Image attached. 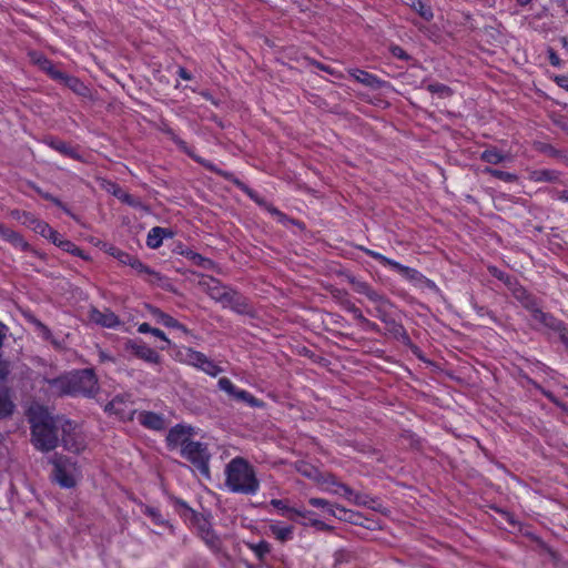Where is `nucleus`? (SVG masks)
Wrapping results in <instances>:
<instances>
[{"label":"nucleus","mask_w":568,"mask_h":568,"mask_svg":"<svg viewBox=\"0 0 568 568\" xmlns=\"http://www.w3.org/2000/svg\"><path fill=\"white\" fill-rule=\"evenodd\" d=\"M389 52L396 59L408 61L410 60V55L398 44H392L389 47Z\"/></svg>","instance_id":"nucleus-51"},{"label":"nucleus","mask_w":568,"mask_h":568,"mask_svg":"<svg viewBox=\"0 0 568 568\" xmlns=\"http://www.w3.org/2000/svg\"><path fill=\"white\" fill-rule=\"evenodd\" d=\"M345 310L351 313L354 320H356L358 323H361V321L365 317L361 308L349 301L345 304Z\"/></svg>","instance_id":"nucleus-52"},{"label":"nucleus","mask_w":568,"mask_h":568,"mask_svg":"<svg viewBox=\"0 0 568 568\" xmlns=\"http://www.w3.org/2000/svg\"><path fill=\"white\" fill-rule=\"evenodd\" d=\"M16 409L11 392L8 387H0V419L10 417Z\"/></svg>","instance_id":"nucleus-30"},{"label":"nucleus","mask_w":568,"mask_h":568,"mask_svg":"<svg viewBox=\"0 0 568 568\" xmlns=\"http://www.w3.org/2000/svg\"><path fill=\"white\" fill-rule=\"evenodd\" d=\"M135 415L139 424L146 429L161 432L166 427V420L163 414L151 410H141Z\"/></svg>","instance_id":"nucleus-20"},{"label":"nucleus","mask_w":568,"mask_h":568,"mask_svg":"<svg viewBox=\"0 0 568 568\" xmlns=\"http://www.w3.org/2000/svg\"><path fill=\"white\" fill-rule=\"evenodd\" d=\"M181 254L185 258H187L192 264L199 267H202L204 270H211L214 267V262L211 258L205 257L202 254L194 252L193 250L187 248L185 251H182Z\"/></svg>","instance_id":"nucleus-35"},{"label":"nucleus","mask_w":568,"mask_h":568,"mask_svg":"<svg viewBox=\"0 0 568 568\" xmlns=\"http://www.w3.org/2000/svg\"><path fill=\"white\" fill-rule=\"evenodd\" d=\"M217 175L235 185L240 191L246 194L254 203H256L258 206L263 207L266 212L274 216L278 223L283 225H287L288 223L298 224L294 219L288 217L284 212L280 211L272 203H268L256 191H254L246 183L236 178L234 173L221 170Z\"/></svg>","instance_id":"nucleus-5"},{"label":"nucleus","mask_w":568,"mask_h":568,"mask_svg":"<svg viewBox=\"0 0 568 568\" xmlns=\"http://www.w3.org/2000/svg\"><path fill=\"white\" fill-rule=\"evenodd\" d=\"M125 351L145 363L154 365H159L161 363V355L155 349L148 346L143 341L128 339L125 343Z\"/></svg>","instance_id":"nucleus-15"},{"label":"nucleus","mask_w":568,"mask_h":568,"mask_svg":"<svg viewBox=\"0 0 568 568\" xmlns=\"http://www.w3.org/2000/svg\"><path fill=\"white\" fill-rule=\"evenodd\" d=\"M222 306L224 308H230L240 315H254V308L248 298L232 288L226 293V297H224Z\"/></svg>","instance_id":"nucleus-16"},{"label":"nucleus","mask_w":568,"mask_h":568,"mask_svg":"<svg viewBox=\"0 0 568 568\" xmlns=\"http://www.w3.org/2000/svg\"><path fill=\"white\" fill-rule=\"evenodd\" d=\"M270 505L278 510L281 516L297 523L298 520L293 516V513H297V508L287 505L285 499H271Z\"/></svg>","instance_id":"nucleus-39"},{"label":"nucleus","mask_w":568,"mask_h":568,"mask_svg":"<svg viewBox=\"0 0 568 568\" xmlns=\"http://www.w3.org/2000/svg\"><path fill=\"white\" fill-rule=\"evenodd\" d=\"M31 62L43 71L48 77L55 81L57 78L61 77V71L58 70L54 63L47 58L42 52L32 51L29 53Z\"/></svg>","instance_id":"nucleus-23"},{"label":"nucleus","mask_w":568,"mask_h":568,"mask_svg":"<svg viewBox=\"0 0 568 568\" xmlns=\"http://www.w3.org/2000/svg\"><path fill=\"white\" fill-rule=\"evenodd\" d=\"M176 73L182 80L190 81L193 79L192 73L187 71L184 67H179Z\"/></svg>","instance_id":"nucleus-61"},{"label":"nucleus","mask_w":568,"mask_h":568,"mask_svg":"<svg viewBox=\"0 0 568 568\" xmlns=\"http://www.w3.org/2000/svg\"><path fill=\"white\" fill-rule=\"evenodd\" d=\"M132 405L131 395L119 394L105 405V412L118 416L122 420H133L138 410L132 408Z\"/></svg>","instance_id":"nucleus-11"},{"label":"nucleus","mask_w":568,"mask_h":568,"mask_svg":"<svg viewBox=\"0 0 568 568\" xmlns=\"http://www.w3.org/2000/svg\"><path fill=\"white\" fill-rule=\"evenodd\" d=\"M224 476V486L229 493L255 496L261 489L255 467L242 456H236L226 464Z\"/></svg>","instance_id":"nucleus-1"},{"label":"nucleus","mask_w":568,"mask_h":568,"mask_svg":"<svg viewBox=\"0 0 568 568\" xmlns=\"http://www.w3.org/2000/svg\"><path fill=\"white\" fill-rule=\"evenodd\" d=\"M182 458L193 465L199 473L209 478L210 477V459L211 454L209 452L207 444L196 440L186 443L185 447L180 449Z\"/></svg>","instance_id":"nucleus-7"},{"label":"nucleus","mask_w":568,"mask_h":568,"mask_svg":"<svg viewBox=\"0 0 568 568\" xmlns=\"http://www.w3.org/2000/svg\"><path fill=\"white\" fill-rule=\"evenodd\" d=\"M149 313L156 323L162 324L165 327L179 329L186 335L191 333L184 324L180 323L173 316L156 306H149Z\"/></svg>","instance_id":"nucleus-22"},{"label":"nucleus","mask_w":568,"mask_h":568,"mask_svg":"<svg viewBox=\"0 0 568 568\" xmlns=\"http://www.w3.org/2000/svg\"><path fill=\"white\" fill-rule=\"evenodd\" d=\"M487 270L493 277L503 282L509 291L513 290V287H515L519 283V281L515 276L508 274L505 271H501L499 267L495 265H489Z\"/></svg>","instance_id":"nucleus-37"},{"label":"nucleus","mask_w":568,"mask_h":568,"mask_svg":"<svg viewBox=\"0 0 568 568\" xmlns=\"http://www.w3.org/2000/svg\"><path fill=\"white\" fill-rule=\"evenodd\" d=\"M90 318L93 323L105 328H116L121 325L119 316L110 308L100 311L93 307L90 311Z\"/></svg>","instance_id":"nucleus-21"},{"label":"nucleus","mask_w":568,"mask_h":568,"mask_svg":"<svg viewBox=\"0 0 568 568\" xmlns=\"http://www.w3.org/2000/svg\"><path fill=\"white\" fill-rule=\"evenodd\" d=\"M324 484L326 485L327 491L342 496L349 501L353 500V497L355 496L354 490L349 486L338 481L337 478L333 475H329L327 478H325Z\"/></svg>","instance_id":"nucleus-27"},{"label":"nucleus","mask_w":568,"mask_h":568,"mask_svg":"<svg viewBox=\"0 0 568 568\" xmlns=\"http://www.w3.org/2000/svg\"><path fill=\"white\" fill-rule=\"evenodd\" d=\"M514 298L530 313L534 321L541 324L546 320H550V313H546L540 307L539 300L529 291H527L520 283L510 290Z\"/></svg>","instance_id":"nucleus-8"},{"label":"nucleus","mask_w":568,"mask_h":568,"mask_svg":"<svg viewBox=\"0 0 568 568\" xmlns=\"http://www.w3.org/2000/svg\"><path fill=\"white\" fill-rule=\"evenodd\" d=\"M55 81L64 84L72 92L80 97H87L89 94V88L84 84L83 81L74 75H70L61 71V77L57 78Z\"/></svg>","instance_id":"nucleus-28"},{"label":"nucleus","mask_w":568,"mask_h":568,"mask_svg":"<svg viewBox=\"0 0 568 568\" xmlns=\"http://www.w3.org/2000/svg\"><path fill=\"white\" fill-rule=\"evenodd\" d=\"M31 442L40 452L53 450L59 443L58 427L53 417L40 414L30 417Z\"/></svg>","instance_id":"nucleus-4"},{"label":"nucleus","mask_w":568,"mask_h":568,"mask_svg":"<svg viewBox=\"0 0 568 568\" xmlns=\"http://www.w3.org/2000/svg\"><path fill=\"white\" fill-rule=\"evenodd\" d=\"M534 174L538 182H555L559 179V173L555 170H538Z\"/></svg>","instance_id":"nucleus-46"},{"label":"nucleus","mask_w":568,"mask_h":568,"mask_svg":"<svg viewBox=\"0 0 568 568\" xmlns=\"http://www.w3.org/2000/svg\"><path fill=\"white\" fill-rule=\"evenodd\" d=\"M42 142L45 145H48L50 149L57 151L58 153H60L61 155H63L65 158H69V159L75 160V161L83 160L82 155L79 152L78 146H74L71 143L65 142L59 138L49 135V136H45L42 140Z\"/></svg>","instance_id":"nucleus-19"},{"label":"nucleus","mask_w":568,"mask_h":568,"mask_svg":"<svg viewBox=\"0 0 568 568\" xmlns=\"http://www.w3.org/2000/svg\"><path fill=\"white\" fill-rule=\"evenodd\" d=\"M354 247L362 251L369 257L374 258L384 267H388V268L397 272L402 277H404L406 281H408L410 283H414V284L426 283L428 285L429 284L434 285V282H432L422 272H419L418 270H416L414 267L403 265L399 262L392 260V258L383 255L382 253L371 250L364 245L355 244Z\"/></svg>","instance_id":"nucleus-6"},{"label":"nucleus","mask_w":568,"mask_h":568,"mask_svg":"<svg viewBox=\"0 0 568 568\" xmlns=\"http://www.w3.org/2000/svg\"><path fill=\"white\" fill-rule=\"evenodd\" d=\"M552 80L559 88L568 91V74L555 75Z\"/></svg>","instance_id":"nucleus-58"},{"label":"nucleus","mask_w":568,"mask_h":568,"mask_svg":"<svg viewBox=\"0 0 568 568\" xmlns=\"http://www.w3.org/2000/svg\"><path fill=\"white\" fill-rule=\"evenodd\" d=\"M151 335H153L154 337L161 339L164 343L163 345H161L159 347L161 351H166V349H169L172 346L171 339L165 335V333L162 329L153 327L152 332H151Z\"/></svg>","instance_id":"nucleus-49"},{"label":"nucleus","mask_w":568,"mask_h":568,"mask_svg":"<svg viewBox=\"0 0 568 568\" xmlns=\"http://www.w3.org/2000/svg\"><path fill=\"white\" fill-rule=\"evenodd\" d=\"M161 234H163V227H152L146 235V246L152 250L159 248L163 244V239Z\"/></svg>","instance_id":"nucleus-43"},{"label":"nucleus","mask_w":568,"mask_h":568,"mask_svg":"<svg viewBox=\"0 0 568 568\" xmlns=\"http://www.w3.org/2000/svg\"><path fill=\"white\" fill-rule=\"evenodd\" d=\"M217 385L221 390L225 392L234 399L245 403L247 406L252 408H262L265 405V403L262 399L255 397L246 389H242L235 386L233 382L227 377H221L217 382Z\"/></svg>","instance_id":"nucleus-10"},{"label":"nucleus","mask_w":568,"mask_h":568,"mask_svg":"<svg viewBox=\"0 0 568 568\" xmlns=\"http://www.w3.org/2000/svg\"><path fill=\"white\" fill-rule=\"evenodd\" d=\"M61 444L62 446L72 453H80L84 448L83 440L77 432L78 425L72 420H64L61 425Z\"/></svg>","instance_id":"nucleus-14"},{"label":"nucleus","mask_w":568,"mask_h":568,"mask_svg":"<svg viewBox=\"0 0 568 568\" xmlns=\"http://www.w3.org/2000/svg\"><path fill=\"white\" fill-rule=\"evenodd\" d=\"M47 240H49L52 244L58 246V243L61 242L63 237L58 231L53 229L52 234H50Z\"/></svg>","instance_id":"nucleus-62"},{"label":"nucleus","mask_w":568,"mask_h":568,"mask_svg":"<svg viewBox=\"0 0 568 568\" xmlns=\"http://www.w3.org/2000/svg\"><path fill=\"white\" fill-rule=\"evenodd\" d=\"M0 239L4 242H8L14 248L20 250L21 252H30L37 256H40L39 252L32 247L24 237L17 231L7 227L3 223L0 222Z\"/></svg>","instance_id":"nucleus-17"},{"label":"nucleus","mask_w":568,"mask_h":568,"mask_svg":"<svg viewBox=\"0 0 568 568\" xmlns=\"http://www.w3.org/2000/svg\"><path fill=\"white\" fill-rule=\"evenodd\" d=\"M412 9L418 13L425 21H430L434 18V12L429 3L425 0H412Z\"/></svg>","instance_id":"nucleus-41"},{"label":"nucleus","mask_w":568,"mask_h":568,"mask_svg":"<svg viewBox=\"0 0 568 568\" xmlns=\"http://www.w3.org/2000/svg\"><path fill=\"white\" fill-rule=\"evenodd\" d=\"M175 510L181 517L190 515L191 526L194 528L196 536L205 544V546L214 554L222 550V540L213 529L210 520L211 516L203 515L192 509L189 504L179 497H170Z\"/></svg>","instance_id":"nucleus-3"},{"label":"nucleus","mask_w":568,"mask_h":568,"mask_svg":"<svg viewBox=\"0 0 568 568\" xmlns=\"http://www.w3.org/2000/svg\"><path fill=\"white\" fill-rule=\"evenodd\" d=\"M49 389L57 396L93 397L99 387L92 368L74 371L68 375L45 379Z\"/></svg>","instance_id":"nucleus-2"},{"label":"nucleus","mask_w":568,"mask_h":568,"mask_svg":"<svg viewBox=\"0 0 568 568\" xmlns=\"http://www.w3.org/2000/svg\"><path fill=\"white\" fill-rule=\"evenodd\" d=\"M347 72L356 82L372 90H381L389 85V82L381 79L376 74L358 68H351Z\"/></svg>","instance_id":"nucleus-18"},{"label":"nucleus","mask_w":568,"mask_h":568,"mask_svg":"<svg viewBox=\"0 0 568 568\" xmlns=\"http://www.w3.org/2000/svg\"><path fill=\"white\" fill-rule=\"evenodd\" d=\"M209 376L216 377L220 373L223 372L222 367L215 364L212 359L205 356L203 363L197 368Z\"/></svg>","instance_id":"nucleus-44"},{"label":"nucleus","mask_w":568,"mask_h":568,"mask_svg":"<svg viewBox=\"0 0 568 568\" xmlns=\"http://www.w3.org/2000/svg\"><path fill=\"white\" fill-rule=\"evenodd\" d=\"M108 253L114 258H116L123 265H130L132 258L134 257V255L115 246H111L108 250Z\"/></svg>","instance_id":"nucleus-45"},{"label":"nucleus","mask_w":568,"mask_h":568,"mask_svg":"<svg viewBox=\"0 0 568 568\" xmlns=\"http://www.w3.org/2000/svg\"><path fill=\"white\" fill-rule=\"evenodd\" d=\"M206 284L209 295L216 302L223 304L224 297H226V293L230 288L223 286L219 280L212 276L209 277V282Z\"/></svg>","instance_id":"nucleus-34"},{"label":"nucleus","mask_w":568,"mask_h":568,"mask_svg":"<svg viewBox=\"0 0 568 568\" xmlns=\"http://www.w3.org/2000/svg\"><path fill=\"white\" fill-rule=\"evenodd\" d=\"M541 325L549 327L556 331L559 335V339L562 344L568 341V326L562 321L557 320L554 315L550 314V320H546L541 323Z\"/></svg>","instance_id":"nucleus-38"},{"label":"nucleus","mask_w":568,"mask_h":568,"mask_svg":"<svg viewBox=\"0 0 568 568\" xmlns=\"http://www.w3.org/2000/svg\"><path fill=\"white\" fill-rule=\"evenodd\" d=\"M480 160L496 165L503 163L506 160V155L496 146H490L481 152Z\"/></svg>","instance_id":"nucleus-40"},{"label":"nucleus","mask_w":568,"mask_h":568,"mask_svg":"<svg viewBox=\"0 0 568 568\" xmlns=\"http://www.w3.org/2000/svg\"><path fill=\"white\" fill-rule=\"evenodd\" d=\"M9 375L8 364L0 358V381H3Z\"/></svg>","instance_id":"nucleus-63"},{"label":"nucleus","mask_w":568,"mask_h":568,"mask_svg":"<svg viewBox=\"0 0 568 568\" xmlns=\"http://www.w3.org/2000/svg\"><path fill=\"white\" fill-rule=\"evenodd\" d=\"M140 507L142 514L149 517L154 525L161 527H172L170 521L162 515L160 508L143 503H140Z\"/></svg>","instance_id":"nucleus-33"},{"label":"nucleus","mask_w":568,"mask_h":568,"mask_svg":"<svg viewBox=\"0 0 568 568\" xmlns=\"http://www.w3.org/2000/svg\"><path fill=\"white\" fill-rule=\"evenodd\" d=\"M68 253H70L73 256L85 260V261L89 260V255L81 247H79L75 244H73V246L70 248V251Z\"/></svg>","instance_id":"nucleus-59"},{"label":"nucleus","mask_w":568,"mask_h":568,"mask_svg":"<svg viewBox=\"0 0 568 568\" xmlns=\"http://www.w3.org/2000/svg\"><path fill=\"white\" fill-rule=\"evenodd\" d=\"M73 244L74 243L72 241L63 239L61 242L58 243V247L68 253L70 248L73 246Z\"/></svg>","instance_id":"nucleus-64"},{"label":"nucleus","mask_w":568,"mask_h":568,"mask_svg":"<svg viewBox=\"0 0 568 568\" xmlns=\"http://www.w3.org/2000/svg\"><path fill=\"white\" fill-rule=\"evenodd\" d=\"M138 274L140 275H148L150 278H148V282L151 284H155L162 280V276L159 272L154 271L146 264H144L138 256L134 255L132 258L130 265Z\"/></svg>","instance_id":"nucleus-29"},{"label":"nucleus","mask_w":568,"mask_h":568,"mask_svg":"<svg viewBox=\"0 0 568 568\" xmlns=\"http://www.w3.org/2000/svg\"><path fill=\"white\" fill-rule=\"evenodd\" d=\"M246 547L254 554L261 564L265 562V559L272 549L271 544L264 539L258 542H246Z\"/></svg>","instance_id":"nucleus-36"},{"label":"nucleus","mask_w":568,"mask_h":568,"mask_svg":"<svg viewBox=\"0 0 568 568\" xmlns=\"http://www.w3.org/2000/svg\"><path fill=\"white\" fill-rule=\"evenodd\" d=\"M427 91L440 97H449L453 94V90L448 85L440 82L429 83L427 85Z\"/></svg>","instance_id":"nucleus-47"},{"label":"nucleus","mask_w":568,"mask_h":568,"mask_svg":"<svg viewBox=\"0 0 568 568\" xmlns=\"http://www.w3.org/2000/svg\"><path fill=\"white\" fill-rule=\"evenodd\" d=\"M53 464V479L62 488H73L77 484L72 474L73 464L69 458L59 456L52 460Z\"/></svg>","instance_id":"nucleus-12"},{"label":"nucleus","mask_w":568,"mask_h":568,"mask_svg":"<svg viewBox=\"0 0 568 568\" xmlns=\"http://www.w3.org/2000/svg\"><path fill=\"white\" fill-rule=\"evenodd\" d=\"M297 524L302 525V526H311L317 530H321V531H329L332 530V527L329 525H327L326 523H324L323 520H320L317 518H314V519H310V523H306V521H297Z\"/></svg>","instance_id":"nucleus-50"},{"label":"nucleus","mask_w":568,"mask_h":568,"mask_svg":"<svg viewBox=\"0 0 568 568\" xmlns=\"http://www.w3.org/2000/svg\"><path fill=\"white\" fill-rule=\"evenodd\" d=\"M547 58L549 63L555 68H561L562 67V60L559 58L557 52L554 48L548 47L547 49Z\"/></svg>","instance_id":"nucleus-55"},{"label":"nucleus","mask_w":568,"mask_h":568,"mask_svg":"<svg viewBox=\"0 0 568 568\" xmlns=\"http://www.w3.org/2000/svg\"><path fill=\"white\" fill-rule=\"evenodd\" d=\"M375 303V307L373 311H367L368 314L373 315L374 317L378 318L383 323H389V320L392 318L388 308L392 306L390 301L382 294L381 301H372Z\"/></svg>","instance_id":"nucleus-31"},{"label":"nucleus","mask_w":568,"mask_h":568,"mask_svg":"<svg viewBox=\"0 0 568 568\" xmlns=\"http://www.w3.org/2000/svg\"><path fill=\"white\" fill-rule=\"evenodd\" d=\"M270 530L273 534V536L281 542H285L293 538V526L271 525Z\"/></svg>","instance_id":"nucleus-42"},{"label":"nucleus","mask_w":568,"mask_h":568,"mask_svg":"<svg viewBox=\"0 0 568 568\" xmlns=\"http://www.w3.org/2000/svg\"><path fill=\"white\" fill-rule=\"evenodd\" d=\"M386 325L388 326V331L395 338L399 336L403 331L406 329L402 323H398L393 317L389 320V323H386Z\"/></svg>","instance_id":"nucleus-53"},{"label":"nucleus","mask_w":568,"mask_h":568,"mask_svg":"<svg viewBox=\"0 0 568 568\" xmlns=\"http://www.w3.org/2000/svg\"><path fill=\"white\" fill-rule=\"evenodd\" d=\"M205 354L192 347H182L175 354V359L199 368L205 358Z\"/></svg>","instance_id":"nucleus-26"},{"label":"nucleus","mask_w":568,"mask_h":568,"mask_svg":"<svg viewBox=\"0 0 568 568\" xmlns=\"http://www.w3.org/2000/svg\"><path fill=\"white\" fill-rule=\"evenodd\" d=\"M484 172L488 173L491 176L499 179L504 182H513L516 179V175L510 172H506V171H501V170H497V169H493V168H486Z\"/></svg>","instance_id":"nucleus-48"},{"label":"nucleus","mask_w":568,"mask_h":568,"mask_svg":"<svg viewBox=\"0 0 568 568\" xmlns=\"http://www.w3.org/2000/svg\"><path fill=\"white\" fill-rule=\"evenodd\" d=\"M314 515L313 511L311 510H305V509H300L297 508V513H293V516L298 520V521H305L306 519L310 521V519H313L312 516Z\"/></svg>","instance_id":"nucleus-57"},{"label":"nucleus","mask_w":568,"mask_h":568,"mask_svg":"<svg viewBox=\"0 0 568 568\" xmlns=\"http://www.w3.org/2000/svg\"><path fill=\"white\" fill-rule=\"evenodd\" d=\"M109 193L120 200L122 203L128 204L132 207H138L140 202L132 194L125 192L118 183L110 182L106 189Z\"/></svg>","instance_id":"nucleus-32"},{"label":"nucleus","mask_w":568,"mask_h":568,"mask_svg":"<svg viewBox=\"0 0 568 568\" xmlns=\"http://www.w3.org/2000/svg\"><path fill=\"white\" fill-rule=\"evenodd\" d=\"M193 435L194 428L191 425L176 424L173 427H171L166 434V447L170 450H173L178 447L182 449V447H185L186 443H190L192 440L191 437Z\"/></svg>","instance_id":"nucleus-13"},{"label":"nucleus","mask_w":568,"mask_h":568,"mask_svg":"<svg viewBox=\"0 0 568 568\" xmlns=\"http://www.w3.org/2000/svg\"><path fill=\"white\" fill-rule=\"evenodd\" d=\"M42 197L52 202L54 205L61 207L64 212L70 213V211L65 207V205L58 197H55L49 193L42 194Z\"/></svg>","instance_id":"nucleus-60"},{"label":"nucleus","mask_w":568,"mask_h":568,"mask_svg":"<svg viewBox=\"0 0 568 568\" xmlns=\"http://www.w3.org/2000/svg\"><path fill=\"white\" fill-rule=\"evenodd\" d=\"M162 132L171 139V141L179 148V150L181 152L185 153L187 156H190L194 162H196L197 164L203 166L205 170H207L216 175L222 170L217 165H215L213 162L196 154L194 151V148L189 145L186 141L181 139L172 128L165 125L162 129Z\"/></svg>","instance_id":"nucleus-9"},{"label":"nucleus","mask_w":568,"mask_h":568,"mask_svg":"<svg viewBox=\"0 0 568 568\" xmlns=\"http://www.w3.org/2000/svg\"><path fill=\"white\" fill-rule=\"evenodd\" d=\"M346 278L356 293L365 295L369 301L382 300V294L377 292L368 282L361 280L354 275H347Z\"/></svg>","instance_id":"nucleus-24"},{"label":"nucleus","mask_w":568,"mask_h":568,"mask_svg":"<svg viewBox=\"0 0 568 568\" xmlns=\"http://www.w3.org/2000/svg\"><path fill=\"white\" fill-rule=\"evenodd\" d=\"M308 504L313 507L324 509L331 516L346 520V514L348 510L339 505L332 504L328 500L318 497H311L308 499Z\"/></svg>","instance_id":"nucleus-25"},{"label":"nucleus","mask_w":568,"mask_h":568,"mask_svg":"<svg viewBox=\"0 0 568 568\" xmlns=\"http://www.w3.org/2000/svg\"><path fill=\"white\" fill-rule=\"evenodd\" d=\"M364 329L374 332V333H381V327L375 322L368 320L367 317H364V320L359 323Z\"/></svg>","instance_id":"nucleus-56"},{"label":"nucleus","mask_w":568,"mask_h":568,"mask_svg":"<svg viewBox=\"0 0 568 568\" xmlns=\"http://www.w3.org/2000/svg\"><path fill=\"white\" fill-rule=\"evenodd\" d=\"M22 224L30 230H33L34 224H37V222L39 221V217L36 216V214L28 211L22 212Z\"/></svg>","instance_id":"nucleus-54"}]
</instances>
